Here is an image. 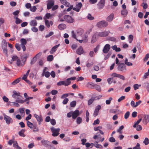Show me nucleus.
Masks as SVG:
<instances>
[{"instance_id": "nucleus-1", "label": "nucleus", "mask_w": 149, "mask_h": 149, "mask_svg": "<svg viewBox=\"0 0 149 149\" xmlns=\"http://www.w3.org/2000/svg\"><path fill=\"white\" fill-rule=\"evenodd\" d=\"M13 94L12 95V97L16 99V102L20 103L19 101L20 100H22L21 97H22V96L20 95V93L18 92H17L15 91H14L13 92Z\"/></svg>"}, {"instance_id": "nucleus-2", "label": "nucleus", "mask_w": 149, "mask_h": 149, "mask_svg": "<svg viewBox=\"0 0 149 149\" xmlns=\"http://www.w3.org/2000/svg\"><path fill=\"white\" fill-rule=\"evenodd\" d=\"M117 69L118 71L122 72H124L127 70L126 66L125 64L121 63H119L117 65Z\"/></svg>"}, {"instance_id": "nucleus-3", "label": "nucleus", "mask_w": 149, "mask_h": 149, "mask_svg": "<svg viewBox=\"0 0 149 149\" xmlns=\"http://www.w3.org/2000/svg\"><path fill=\"white\" fill-rule=\"evenodd\" d=\"M108 25V23L102 20L98 22L96 24L97 27L99 28L102 27H105Z\"/></svg>"}, {"instance_id": "nucleus-4", "label": "nucleus", "mask_w": 149, "mask_h": 149, "mask_svg": "<svg viewBox=\"0 0 149 149\" xmlns=\"http://www.w3.org/2000/svg\"><path fill=\"white\" fill-rule=\"evenodd\" d=\"M51 130L52 133V135L53 136H56L59 134L60 129L58 128L56 129L53 127L50 128Z\"/></svg>"}, {"instance_id": "nucleus-5", "label": "nucleus", "mask_w": 149, "mask_h": 149, "mask_svg": "<svg viewBox=\"0 0 149 149\" xmlns=\"http://www.w3.org/2000/svg\"><path fill=\"white\" fill-rule=\"evenodd\" d=\"M63 18L65 20L69 23H72L74 21V19L69 15H65Z\"/></svg>"}, {"instance_id": "nucleus-6", "label": "nucleus", "mask_w": 149, "mask_h": 149, "mask_svg": "<svg viewBox=\"0 0 149 149\" xmlns=\"http://www.w3.org/2000/svg\"><path fill=\"white\" fill-rule=\"evenodd\" d=\"M3 115L4 116V119L7 124L9 125L11 121H12L11 122H13V120L10 117L6 115L5 113H3Z\"/></svg>"}, {"instance_id": "nucleus-7", "label": "nucleus", "mask_w": 149, "mask_h": 149, "mask_svg": "<svg viewBox=\"0 0 149 149\" xmlns=\"http://www.w3.org/2000/svg\"><path fill=\"white\" fill-rule=\"evenodd\" d=\"M54 4V1L53 0H49L47 4V8L49 10L52 8Z\"/></svg>"}, {"instance_id": "nucleus-8", "label": "nucleus", "mask_w": 149, "mask_h": 149, "mask_svg": "<svg viewBox=\"0 0 149 149\" xmlns=\"http://www.w3.org/2000/svg\"><path fill=\"white\" fill-rule=\"evenodd\" d=\"M110 47H111L109 44H106L105 45L103 49V52L104 53H107L109 51V50L110 49Z\"/></svg>"}, {"instance_id": "nucleus-9", "label": "nucleus", "mask_w": 149, "mask_h": 149, "mask_svg": "<svg viewBox=\"0 0 149 149\" xmlns=\"http://www.w3.org/2000/svg\"><path fill=\"white\" fill-rule=\"evenodd\" d=\"M101 106L100 105H97L96 107L93 114V116L94 117H96L98 115L99 111L101 109Z\"/></svg>"}, {"instance_id": "nucleus-10", "label": "nucleus", "mask_w": 149, "mask_h": 149, "mask_svg": "<svg viewBox=\"0 0 149 149\" xmlns=\"http://www.w3.org/2000/svg\"><path fill=\"white\" fill-rule=\"evenodd\" d=\"M105 0H101L98 3L97 6L99 9H102L104 6Z\"/></svg>"}, {"instance_id": "nucleus-11", "label": "nucleus", "mask_w": 149, "mask_h": 149, "mask_svg": "<svg viewBox=\"0 0 149 149\" xmlns=\"http://www.w3.org/2000/svg\"><path fill=\"white\" fill-rule=\"evenodd\" d=\"M82 6V4L81 3H79L78 4H76V8L74 7L73 8V10L79 12Z\"/></svg>"}, {"instance_id": "nucleus-12", "label": "nucleus", "mask_w": 149, "mask_h": 149, "mask_svg": "<svg viewBox=\"0 0 149 149\" xmlns=\"http://www.w3.org/2000/svg\"><path fill=\"white\" fill-rule=\"evenodd\" d=\"M98 36L101 37H106L108 36L109 33L107 31H104V32L97 33Z\"/></svg>"}, {"instance_id": "nucleus-13", "label": "nucleus", "mask_w": 149, "mask_h": 149, "mask_svg": "<svg viewBox=\"0 0 149 149\" xmlns=\"http://www.w3.org/2000/svg\"><path fill=\"white\" fill-rule=\"evenodd\" d=\"M69 82L67 81V80L65 81H61L57 83V85L58 86H60L62 85L68 86L69 85Z\"/></svg>"}, {"instance_id": "nucleus-14", "label": "nucleus", "mask_w": 149, "mask_h": 149, "mask_svg": "<svg viewBox=\"0 0 149 149\" xmlns=\"http://www.w3.org/2000/svg\"><path fill=\"white\" fill-rule=\"evenodd\" d=\"M142 122L145 125H146L148 122H149V115H145L144 118L143 119Z\"/></svg>"}, {"instance_id": "nucleus-15", "label": "nucleus", "mask_w": 149, "mask_h": 149, "mask_svg": "<svg viewBox=\"0 0 149 149\" xmlns=\"http://www.w3.org/2000/svg\"><path fill=\"white\" fill-rule=\"evenodd\" d=\"M80 114L79 111L76 110L72 113V118L75 119Z\"/></svg>"}, {"instance_id": "nucleus-16", "label": "nucleus", "mask_w": 149, "mask_h": 149, "mask_svg": "<svg viewBox=\"0 0 149 149\" xmlns=\"http://www.w3.org/2000/svg\"><path fill=\"white\" fill-rule=\"evenodd\" d=\"M84 33V31L83 29L79 28L76 30V33L77 37L81 36Z\"/></svg>"}, {"instance_id": "nucleus-17", "label": "nucleus", "mask_w": 149, "mask_h": 149, "mask_svg": "<svg viewBox=\"0 0 149 149\" xmlns=\"http://www.w3.org/2000/svg\"><path fill=\"white\" fill-rule=\"evenodd\" d=\"M98 36L97 33H95L92 36L91 42L92 43H93L95 42L97 40V38L98 37Z\"/></svg>"}, {"instance_id": "nucleus-18", "label": "nucleus", "mask_w": 149, "mask_h": 149, "mask_svg": "<svg viewBox=\"0 0 149 149\" xmlns=\"http://www.w3.org/2000/svg\"><path fill=\"white\" fill-rule=\"evenodd\" d=\"M60 45V44H58L53 47L50 51V53L51 54H53L56 51L57 48Z\"/></svg>"}, {"instance_id": "nucleus-19", "label": "nucleus", "mask_w": 149, "mask_h": 149, "mask_svg": "<svg viewBox=\"0 0 149 149\" xmlns=\"http://www.w3.org/2000/svg\"><path fill=\"white\" fill-rule=\"evenodd\" d=\"M77 53L79 55H81L84 52L83 49L81 46H80L76 50Z\"/></svg>"}, {"instance_id": "nucleus-20", "label": "nucleus", "mask_w": 149, "mask_h": 149, "mask_svg": "<svg viewBox=\"0 0 149 149\" xmlns=\"http://www.w3.org/2000/svg\"><path fill=\"white\" fill-rule=\"evenodd\" d=\"M114 17V15L113 13L111 14L106 19V20L109 22H111L113 19Z\"/></svg>"}, {"instance_id": "nucleus-21", "label": "nucleus", "mask_w": 149, "mask_h": 149, "mask_svg": "<svg viewBox=\"0 0 149 149\" xmlns=\"http://www.w3.org/2000/svg\"><path fill=\"white\" fill-rule=\"evenodd\" d=\"M128 13V11L126 10H123L121 12V15L124 17H125L127 16Z\"/></svg>"}, {"instance_id": "nucleus-22", "label": "nucleus", "mask_w": 149, "mask_h": 149, "mask_svg": "<svg viewBox=\"0 0 149 149\" xmlns=\"http://www.w3.org/2000/svg\"><path fill=\"white\" fill-rule=\"evenodd\" d=\"M37 24V23L36 20L35 19L31 20L30 22V25L31 26H36Z\"/></svg>"}, {"instance_id": "nucleus-23", "label": "nucleus", "mask_w": 149, "mask_h": 149, "mask_svg": "<svg viewBox=\"0 0 149 149\" xmlns=\"http://www.w3.org/2000/svg\"><path fill=\"white\" fill-rule=\"evenodd\" d=\"M96 85L93 83L89 82L87 85V87L89 88H93Z\"/></svg>"}, {"instance_id": "nucleus-24", "label": "nucleus", "mask_w": 149, "mask_h": 149, "mask_svg": "<svg viewBox=\"0 0 149 149\" xmlns=\"http://www.w3.org/2000/svg\"><path fill=\"white\" fill-rule=\"evenodd\" d=\"M94 146L96 148H97L102 149L103 148L102 146L100 144H98L97 141H95L94 142Z\"/></svg>"}, {"instance_id": "nucleus-25", "label": "nucleus", "mask_w": 149, "mask_h": 149, "mask_svg": "<svg viewBox=\"0 0 149 149\" xmlns=\"http://www.w3.org/2000/svg\"><path fill=\"white\" fill-rule=\"evenodd\" d=\"M32 99H33V97H28L26 98L24 100H20V101H19V102L20 103V104H23L25 102L27 101H29V100Z\"/></svg>"}, {"instance_id": "nucleus-26", "label": "nucleus", "mask_w": 149, "mask_h": 149, "mask_svg": "<svg viewBox=\"0 0 149 149\" xmlns=\"http://www.w3.org/2000/svg\"><path fill=\"white\" fill-rule=\"evenodd\" d=\"M45 69H44L43 70V72L42 74V76H43L44 75V74L45 73V77L47 78H48L50 75V73L48 71H47L45 72Z\"/></svg>"}, {"instance_id": "nucleus-27", "label": "nucleus", "mask_w": 149, "mask_h": 149, "mask_svg": "<svg viewBox=\"0 0 149 149\" xmlns=\"http://www.w3.org/2000/svg\"><path fill=\"white\" fill-rule=\"evenodd\" d=\"M34 116L36 119L38 121H42L43 119L41 116H39L38 115L36 114H34Z\"/></svg>"}, {"instance_id": "nucleus-28", "label": "nucleus", "mask_w": 149, "mask_h": 149, "mask_svg": "<svg viewBox=\"0 0 149 149\" xmlns=\"http://www.w3.org/2000/svg\"><path fill=\"white\" fill-rule=\"evenodd\" d=\"M66 25L64 24H60L58 26L59 29L62 30L66 28Z\"/></svg>"}, {"instance_id": "nucleus-29", "label": "nucleus", "mask_w": 149, "mask_h": 149, "mask_svg": "<svg viewBox=\"0 0 149 149\" xmlns=\"http://www.w3.org/2000/svg\"><path fill=\"white\" fill-rule=\"evenodd\" d=\"M21 77H19L15 80L12 83V84L15 85L19 83V81L21 80Z\"/></svg>"}, {"instance_id": "nucleus-30", "label": "nucleus", "mask_w": 149, "mask_h": 149, "mask_svg": "<svg viewBox=\"0 0 149 149\" xmlns=\"http://www.w3.org/2000/svg\"><path fill=\"white\" fill-rule=\"evenodd\" d=\"M2 49L7 48V43L6 41L5 40H3V44H2Z\"/></svg>"}, {"instance_id": "nucleus-31", "label": "nucleus", "mask_w": 149, "mask_h": 149, "mask_svg": "<svg viewBox=\"0 0 149 149\" xmlns=\"http://www.w3.org/2000/svg\"><path fill=\"white\" fill-rule=\"evenodd\" d=\"M25 131V130L24 129L18 132L19 135L22 137H25V135L24 134V132Z\"/></svg>"}, {"instance_id": "nucleus-32", "label": "nucleus", "mask_w": 149, "mask_h": 149, "mask_svg": "<svg viewBox=\"0 0 149 149\" xmlns=\"http://www.w3.org/2000/svg\"><path fill=\"white\" fill-rule=\"evenodd\" d=\"M76 103L77 102L76 101H73L70 103V106L72 107H75Z\"/></svg>"}, {"instance_id": "nucleus-33", "label": "nucleus", "mask_w": 149, "mask_h": 149, "mask_svg": "<svg viewBox=\"0 0 149 149\" xmlns=\"http://www.w3.org/2000/svg\"><path fill=\"white\" fill-rule=\"evenodd\" d=\"M21 42L20 45H26L27 43L26 40L24 38H21L20 40Z\"/></svg>"}, {"instance_id": "nucleus-34", "label": "nucleus", "mask_w": 149, "mask_h": 149, "mask_svg": "<svg viewBox=\"0 0 149 149\" xmlns=\"http://www.w3.org/2000/svg\"><path fill=\"white\" fill-rule=\"evenodd\" d=\"M14 18L16 19L15 23L17 24H19L22 22V20L18 18L17 17H15Z\"/></svg>"}, {"instance_id": "nucleus-35", "label": "nucleus", "mask_w": 149, "mask_h": 149, "mask_svg": "<svg viewBox=\"0 0 149 149\" xmlns=\"http://www.w3.org/2000/svg\"><path fill=\"white\" fill-rule=\"evenodd\" d=\"M26 123L27 126L29 127H30L31 129L33 128V125L32 123L29 121H27Z\"/></svg>"}, {"instance_id": "nucleus-36", "label": "nucleus", "mask_w": 149, "mask_h": 149, "mask_svg": "<svg viewBox=\"0 0 149 149\" xmlns=\"http://www.w3.org/2000/svg\"><path fill=\"white\" fill-rule=\"evenodd\" d=\"M143 143L146 145H148L149 143V139L147 137L146 138L144 141H143Z\"/></svg>"}, {"instance_id": "nucleus-37", "label": "nucleus", "mask_w": 149, "mask_h": 149, "mask_svg": "<svg viewBox=\"0 0 149 149\" xmlns=\"http://www.w3.org/2000/svg\"><path fill=\"white\" fill-rule=\"evenodd\" d=\"M95 100V98H91L89 99L88 101V105H89L93 103V101Z\"/></svg>"}, {"instance_id": "nucleus-38", "label": "nucleus", "mask_w": 149, "mask_h": 149, "mask_svg": "<svg viewBox=\"0 0 149 149\" xmlns=\"http://www.w3.org/2000/svg\"><path fill=\"white\" fill-rule=\"evenodd\" d=\"M93 88H95L99 92H100L101 89L100 86L96 85Z\"/></svg>"}, {"instance_id": "nucleus-39", "label": "nucleus", "mask_w": 149, "mask_h": 149, "mask_svg": "<svg viewBox=\"0 0 149 149\" xmlns=\"http://www.w3.org/2000/svg\"><path fill=\"white\" fill-rule=\"evenodd\" d=\"M54 58V57L53 55H50L47 56V60L49 61H52Z\"/></svg>"}, {"instance_id": "nucleus-40", "label": "nucleus", "mask_w": 149, "mask_h": 149, "mask_svg": "<svg viewBox=\"0 0 149 149\" xmlns=\"http://www.w3.org/2000/svg\"><path fill=\"white\" fill-rule=\"evenodd\" d=\"M76 77H71L70 78H68L66 80L67 81L69 82V85H70L71 83V82L70 81V80H74L76 79Z\"/></svg>"}, {"instance_id": "nucleus-41", "label": "nucleus", "mask_w": 149, "mask_h": 149, "mask_svg": "<svg viewBox=\"0 0 149 149\" xmlns=\"http://www.w3.org/2000/svg\"><path fill=\"white\" fill-rule=\"evenodd\" d=\"M82 121V119L81 117H78L77 118V123L78 124H80Z\"/></svg>"}, {"instance_id": "nucleus-42", "label": "nucleus", "mask_w": 149, "mask_h": 149, "mask_svg": "<svg viewBox=\"0 0 149 149\" xmlns=\"http://www.w3.org/2000/svg\"><path fill=\"white\" fill-rule=\"evenodd\" d=\"M87 18L90 20H93L94 19V17H92L91 15L90 14H88L87 16Z\"/></svg>"}, {"instance_id": "nucleus-43", "label": "nucleus", "mask_w": 149, "mask_h": 149, "mask_svg": "<svg viewBox=\"0 0 149 149\" xmlns=\"http://www.w3.org/2000/svg\"><path fill=\"white\" fill-rule=\"evenodd\" d=\"M113 77L109 78L107 79V81L109 84H111L113 82Z\"/></svg>"}, {"instance_id": "nucleus-44", "label": "nucleus", "mask_w": 149, "mask_h": 149, "mask_svg": "<svg viewBox=\"0 0 149 149\" xmlns=\"http://www.w3.org/2000/svg\"><path fill=\"white\" fill-rule=\"evenodd\" d=\"M71 33L72 37L73 38L77 40H77L76 38V34L74 33V31H72Z\"/></svg>"}, {"instance_id": "nucleus-45", "label": "nucleus", "mask_w": 149, "mask_h": 149, "mask_svg": "<svg viewBox=\"0 0 149 149\" xmlns=\"http://www.w3.org/2000/svg\"><path fill=\"white\" fill-rule=\"evenodd\" d=\"M133 38V36L132 35H130L129 36V42L131 43L132 42Z\"/></svg>"}, {"instance_id": "nucleus-46", "label": "nucleus", "mask_w": 149, "mask_h": 149, "mask_svg": "<svg viewBox=\"0 0 149 149\" xmlns=\"http://www.w3.org/2000/svg\"><path fill=\"white\" fill-rule=\"evenodd\" d=\"M20 113L22 115L25 114V112L23 108H21L19 109Z\"/></svg>"}, {"instance_id": "nucleus-47", "label": "nucleus", "mask_w": 149, "mask_h": 149, "mask_svg": "<svg viewBox=\"0 0 149 149\" xmlns=\"http://www.w3.org/2000/svg\"><path fill=\"white\" fill-rule=\"evenodd\" d=\"M118 77L119 78L122 79L123 80H125V77L123 75L118 74Z\"/></svg>"}, {"instance_id": "nucleus-48", "label": "nucleus", "mask_w": 149, "mask_h": 149, "mask_svg": "<svg viewBox=\"0 0 149 149\" xmlns=\"http://www.w3.org/2000/svg\"><path fill=\"white\" fill-rule=\"evenodd\" d=\"M124 127L123 125H121L117 130V132H119L120 134L122 133V132H121V130H123L124 128Z\"/></svg>"}, {"instance_id": "nucleus-49", "label": "nucleus", "mask_w": 149, "mask_h": 149, "mask_svg": "<svg viewBox=\"0 0 149 149\" xmlns=\"http://www.w3.org/2000/svg\"><path fill=\"white\" fill-rule=\"evenodd\" d=\"M141 86V85H138L137 84H136L134 85V89L135 90L138 89L139 86Z\"/></svg>"}, {"instance_id": "nucleus-50", "label": "nucleus", "mask_w": 149, "mask_h": 149, "mask_svg": "<svg viewBox=\"0 0 149 149\" xmlns=\"http://www.w3.org/2000/svg\"><path fill=\"white\" fill-rule=\"evenodd\" d=\"M130 113L129 111H127L125 114L124 118L125 119H127L129 116Z\"/></svg>"}, {"instance_id": "nucleus-51", "label": "nucleus", "mask_w": 149, "mask_h": 149, "mask_svg": "<svg viewBox=\"0 0 149 149\" xmlns=\"http://www.w3.org/2000/svg\"><path fill=\"white\" fill-rule=\"evenodd\" d=\"M15 47L17 51H19L20 50L21 48L19 44L16 43L15 45Z\"/></svg>"}, {"instance_id": "nucleus-52", "label": "nucleus", "mask_w": 149, "mask_h": 149, "mask_svg": "<svg viewBox=\"0 0 149 149\" xmlns=\"http://www.w3.org/2000/svg\"><path fill=\"white\" fill-rule=\"evenodd\" d=\"M37 8L35 6H33L30 8V10L32 12H35Z\"/></svg>"}, {"instance_id": "nucleus-53", "label": "nucleus", "mask_w": 149, "mask_h": 149, "mask_svg": "<svg viewBox=\"0 0 149 149\" xmlns=\"http://www.w3.org/2000/svg\"><path fill=\"white\" fill-rule=\"evenodd\" d=\"M140 144L137 143L136 146L133 148V149H141Z\"/></svg>"}, {"instance_id": "nucleus-54", "label": "nucleus", "mask_w": 149, "mask_h": 149, "mask_svg": "<svg viewBox=\"0 0 149 149\" xmlns=\"http://www.w3.org/2000/svg\"><path fill=\"white\" fill-rule=\"evenodd\" d=\"M112 100V98L111 97H110L109 99L107 100L106 101V103L107 104H109L111 103V101Z\"/></svg>"}, {"instance_id": "nucleus-55", "label": "nucleus", "mask_w": 149, "mask_h": 149, "mask_svg": "<svg viewBox=\"0 0 149 149\" xmlns=\"http://www.w3.org/2000/svg\"><path fill=\"white\" fill-rule=\"evenodd\" d=\"M33 127V132H38V128L36 125H34Z\"/></svg>"}, {"instance_id": "nucleus-56", "label": "nucleus", "mask_w": 149, "mask_h": 149, "mask_svg": "<svg viewBox=\"0 0 149 149\" xmlns=\"http://www.w3.org/2000/svg\"><path fill=\"white\" fill-rule=\"evenodd\" d=\"M35 26H34V27H33L31 28V30L33 32H38V30L37 28L35 27Z\"/></svg>"}, {"instance_id": "nucleus-57", "label": "nucleus", "mask_w": 149, "mask_h": 149, "mask_svg": "<svg viewBox=\"0 0 149 149\" xmlns=\"http://www.w3.org/2000/svg\"><path fill=\"white\" fill-rule=\"evenodd\" d=\"M36 59H35V57H33L32 60H31L30 62L31 65L34 64L36 61Z\"/></svg>"}, {"instance_id": "nucleus-58", "label": "nucleus", "mask_w": 149, "mask_h": 149, "mask_svg": "<svg viewBox=\"0 0 149 149\" xmlns=\"http://www.w3.org/2000/svg\"><path fill=\"white\" fill-rule=\"evenodd\" d=\"M45 24L48 28L50 27V22L48 20H46L45 21Z\"/></svg>"}, {"instance_id": "nucleus-59", "label": "nucleus", "mask_w": 149, "mask_h": 149, "mask_svg": "<svg viewBox=\"0 0 149 149\" xmlns=\"http://www.w3.org/2000/svg\"><path fill=\"white\" fill-rule=\"evenodd\" d=\"M51 123L53 125H56V122L54 119H52L51 121Z\"/></svg>"}, {"instance_id": "nucleus-60", "label": "nucleus", "mask_w": 149, "mask_h": 149, "mask_svg": "<svg viewBox=\"0 0 149 149\" xmlns=\"http://www.w3.org/2000/svg\"><path fill=\"white\" fill-rule=\"evenodd\" d=\"M18 58V57L17 56H13L12 57L11 61H14L16 60H17L18 59H17Z\"/></svg>"}, {"instance_id": "nucleus-61", "label": "nucleus", "mask_w": 149, "mask_h": 149, "mask_svg": "<svg viewBox=\"0 0 149 149\" xmlns=\"http://www.w3.org/2000/svg\"><path fill=\"white\" fill-rule=\"evenodd\" d=\"M39 28L40 31H42L44 30L45 28V26L43 25H40L39 26Z\"/></svg>"}, {"instance_id": "nucleus-62", "label": "nucleus", "mask_w": 149, "mask_h": 149, "mask_svg": "<svg viewBox=\"0 0 149 149\" xmlns=\"http://www.w3.org/2000/svg\"><path fill=\"white\" fill-rule=\"evenodd\" d=\"M100 123V120L98 119H97L96 120H95L93 123V125H95L96 124H98Z\"/></svg>"}, {"instance_id": "nucleus-63", "label": "nucleus", "mask_w": 149, "mask_h": 149, "mask_svg": "<svg viewBox=\"0 0 149 149\" xmlns=\"http://www.w3.org/2000/svg\"><path fill=\"white\" fill-rule=\"evenodd\" d=\"M68 98H66L63 100V104H65L68 102Z\"/></svg>"}, {"instance_id": "nucleus-64", "label": "nucleus", "mask_w": 149, "mask_h": 149, "mask_svg": "<svg viewBox=\"0 0 149 149\" xmlns=\"http://www.w3.org/2000/svg\"><path fill=\"white\" fill-rule=\"evenodd\" d=\"M149 58V54H147L145 58H144V61H146Z\"/></svg>"}]
</instances>
